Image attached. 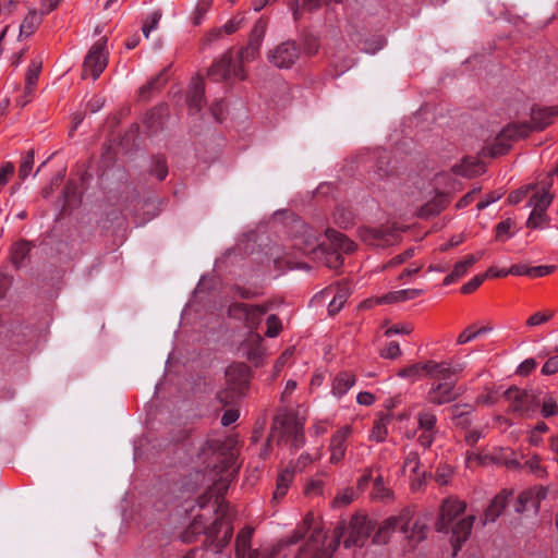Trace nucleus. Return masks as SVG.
<instances>
[{
	"mask_svg": "<svg viewBox=\"0 0 558 558\" xmlns=\"http://www.w3.org/2000/svg\"><path fill=\"white\" fill-rule=\"evenodd\" d=\"M547 496V489L544 486H534L522 492L518 497L517 511L523 512L532 509L535 513L539 510L541 501Z\"/></svg>",
	"mask_w": 558,
	"mask_h": 558,
	"instance_id": "obj_21",
	"label": "nucleus"
},
{
	"mask_svg": "<svg viewBox=\"0 0 558 558\" xmlns=\"http://www.w3.org/2000/svg\"><path fill=\"white\" fill-rule=\"evenodd\" d=\"M213 5V0H198L196 7L192 13V23L193 25H199L206 13L210 10Z\"/></svg>",
	"mask_w": 558,
	"mask_h": 558,
	"instance_id": "obj_46",
	"label": "nucleus"
},
{
	"mask_svg": "<svg viewBox=\"0 0 558 558\" xmlns=\"http://www.w3.org/2000/svg\"><path fill=\"white\" fill-rule=\"evenodd\" d=\"M397 375L401 378H405L412 381H415L423 377L420 371L418 363H413L399 369Z\"/></svg>",
	"mask_w": 558,
	"mask_h": 558,
	"instance_id": "obj_52",
	"label": "nucleus"
},
{
	"mask_svg": "<svg viewBox=\"0 0 558 558\" xmlns=\"http://www.w3.org/2000/svg\"><path fill=\"white\" fill-rule=\"evenodd\" d=\"M34 166V151L29 150L24 156L20 168H19V177L21 180H24L28 177Z\"/></svg>",
	"mask_w": 558,
	"mask_h": 558,
	"instance_id": "obj_53",
	"label": "nucleus"
},
{
	"mask_svg": "<svg viewBox=\"0 0 558 558\" xmlns=\"http://www.w3.org/2000/svg\"><path fill=\"white\" fill-rule=\"evenodd\" d=\"M333 222L340 228L347 229L353 226L354 215L347 207L338 206L332 214Z\"/></svg>",
	"mask_w": 558,
	"mask_h": 558,
	"instance_id": "obj_42",
	"label": "nucleus"
},
{
	"mask_svg": "<svg viewBox=\"0 0 558 558\" xmlns=\"http://www.w3.org/2000/svg\"><path fill=\"white\" fill-rule=\"evenodd\" d=\"M462 371L461 365L452 366L449 362H436L434 361L433 377L440 378L444 381L448 380L451 376L457 375Z\"/></svg>",
	"mask_w": 558,
	"mask_h": 558,
	"instance_id": "obj_37",
	"label": "nucleus"
},
{
	"mask_svg": "<svg viewBox=\"0 0 558 558\" xmlns=\"http://www.w3.org/2000/svg\"><path fill=\"white\" fill-rule=\"evenodd\" d=\"M292 247L302 255L313 254L314 257L317 251L322 247L318 243V233L313 228L303 226L300 234L293 238Z\"/></svg>",
	"mask_w": 558,
	"mask_h": 558,
	"instance_id": "obj_18",
	"label": "nucleus"
},
{
	"mask_svg": "<svg viewBox=\"0 0 558 558\" xmlns=\"http://www.w3.org/2000/svg\"><path fill=\"white\" fill-rule=\"evenodd\" d=\"M293 480H294V470L289 469V468L283 469L278 474L276 489L274 492L272 498L275 500L282 499L287 495L288 489H289L290 485L292 484Z\"/></svg>",
	"mask_w": 558,
	"mask_h": 558,
	"instance_id": "obj_33",
	"label": "nucleus"
},
{
	"mask_svg": "<svg viewBox=\"0 0 558 558\" xmlns=\"http://www.w3.org/2000/svg\"><path fill=\"white\" fill-rule=\"evenodd\" d=\"M359 236L367 245L385 247L390 244L393 234L388 228L362 227L359 229Z\"/></svg>",
	"mask_w": 558,
	"mask_h": 558,
	"instance_id": "obj_22",
	"label": "nucleus"
},
{
	"mask_svg": "<svg viewBox=\"0 0 558 558\" xmlns=\"http://www.w3.org/2000/svg\"><path fill=\"white\" fill-rule=\"evenodd\" d=\"M471 267H472V265H469L466 257H464L462 260L456 263L452 271L445 277L444 284L449 286L452 282H454L457 279L463 277Z\"/></svg>",
	"mask_w": 558,
	"mask_h": 558,
	"instance_id": "obj_44",
	"label": "nucleus"
},
{
	"mask_svg": "<svg viewBox=\"0 0 558 558\" xmlns=\"http://www.w3.org/2000/svg\"><path fill=\"white\" fill-rule=\"evenodd\" d=\"M354 374L343 371L340 372L332 381V393L340 398L345 395L355 384Z\"/></svg>",
	"mask_w": 558,
	"mask_h": 558,
	"instance_id": "obj_28",
	"label": "nucleus"
},
{
	"mask_svg": "<svg viewBox=\"0 0 558 558\" xmlns=\"http://www.w3.org/2000/svg\"><path fill=\"white\" fill-rule=\"evenodd\" d=\"M343 532L344 527L339 524L335 527L332 537L328 538L320 529H315L300 549L298 558H332Z\"/></svg>",
	"mask_w": 558,
	"mask_h": 558,
	"instance_id": "obj_4",
	"label": "nucleus"
},
{
	"mask_svg": "<svg viewBox=\"0 0 558 558\" xmlns=\"http://www.w3.org/2000/svg\"><path fill=\"white\" fill-rule=\"evenodd\" d=\"M250 368L243 363L230 365L226 369L227 387L217 392V400L222 405H230L240 399L248 388Z\"/></svg>",
	"mask_w": 558,
	"mask_h": 558,
	"instance_id": "obj_2",
	"label": "nucleus"
},
{
	"mask_svg": "<svg viewBox=\"0 0 558 558\" xmlns=\"http://www.w3.org/2000/svg\"><path fill=\"white\" fill-rule=\"evenodd\" d=\"M413 331V326L411 324H398L389 327L385 335L390 337L393 335H410Z\"/></svg>",
	"mask_w": 558,
	"mask_h": 558,
	"instance_id": "obj_62",
	"label": "nucleus"
},
{
	"mask_svg": "<svg viewBox=\"0 0 558 558\" xmlns=\"http://www.w3.org/2000/svg\"><path fill=\"white\" fill-rule=\"evenodd\" d=\"M274 425L278 427L277 433L286 442H290L293 449L304 445V425L292 414H284L277 417Z\"/></svg>",
	"mask_w": 558,
	"mask_h": 558,
	"instance_id": "obj_9",
	"label": "nucleus"
},
{
	"mask_svg": "<svg viewBox=\"0 0 558 558\" xmlns=\"http://www.w3.org/2000/svg\"><path fill=\"white\" fill-rule=\"evenodd\" d=\"M553 195L548 190H542L536 192L529 201V206L536 210L537 213H545L546 209L550 206L553 202Z\"/></svg>",
	"mask_w": 558,
	"mask_h": 558,
	"instance_id": "obj_38",
	"label": "nucleus"
},
{
	"mask_svg": "<svg viewBox=\"0 0 558 558\" xmlns=\"http://www.w3.org/2000/svg\"><path fill=\"white\" fill-rule=\"evenodd\" d=\"M232 51H226L213 65L208 69L207 75L215 82L228 81L232 77L244 80V71L241 65H231Z\"/></svg>",
	"mask_w": 558,
	"mask_h": 558,
	"instance_id": "obj_11",
	"label": "nucleus"
},
{
	"mask_svg": "<svg viewBox=\"0 0 558 558\" xmlns=\"http://www.w3.org/2000/svg\"><path fill=\"white\" fill-rule=\"evenodd\" d=\"M107 39L104 37L95 43L89 49L83 62L82 77L90 76L93 80L99 77L108 64V52L106 51Z\"/></svg>",
	"mask_w": 558,
	"mask_h": 558,
	"instance_id": "obj_8",
	"label": "nucleus"
},
{
	"mask_svg": "<svg viewBox=\"0 0 558 558\" xmlns=\"http://www.w3.org/2000/svg\"><path fill=\"white\" fill-rule=\"evenodd\" d=\"M243 354L255 365L262 363L264 357L263 338L257 332H251L242 343Z\"/></svg>",
	"mask_w": 558,
	"mask_h": 558,
	"instance_id": "obj_23",
	"label": "nucleus"
},
{
	"mask_svg": "<svg viewBox=\"0 0 558 558\" xmlns=\"http://www.w3.org/2000/svg\"><path fill=\"white\" fill-rule=\"evenodd\" d=\"M492 328L489 327L476 328L475 326H469L458 336L457 342L459 344L468 343L475 339L476 337H478L480 335L488 332Z\"/></svg>",
	"mask_w": 558,
	"mask_h": 558,
	"instance_id": "obj_45",
	"label": "nucleus"
},
{
	"mask_svg": "<svg viewBox=\"0 0 558 558\" xmlns=\"http://www.w3.org/2000/svg\"><path fill=\"white\" fill-rule=\"evenodd\" d=\"M449 204V199L446 195L440 194L434 197L432 201L423 205L420 209L421 218H429L440 214Z\"/></svg>",
	"mask_w": 558,
	"mask_h": 558,
	"instance_id": "obj_32",
	"label": "nucleus"
},
{
	"mask_svg": "<svg viewBox=\"0 0 558 558\" xmlns=\"http://www.w3.org/2000/svg\"><path fill=\"white\" fill-rule=\"evenodd\" d=\"M388 434L387 423L385 420H376L369 433V439L376 442H381L386 439Z\"/></svg>",
	"mask_w": 558,
	"mask_h": 558,
	"instance_id": "obj_47",
	"label": "nucleus"
},
{
	"mask_svg": "<svg viewBox=\"0 0 558 558\" xmlns=\"http://www.w3.org/2000/svg\"><path fill=\"white\" fill-rule=\"evenodd\" d=\"M551 317H553V313H550V312H548V313L537 312L527 318L526 325L529 327H535V326H538L541 324L548 322Z\"/></svg>",
	"mask_w": 558,
	"mask_h": 558,
	"instance_id": "obj_61",
	"label": "nucleus"
},
{
	"mask_svg": "<svg viewBox=\"0 0 558 558\" xmlns=\"http://www.w3.org/2000/svg\"><path fill=\"white\" fill-rule=\"evenodd\" d=\"M327 476L326 472H319L308 478L304 485L303 493L308 498L324 496Z\"/></svg>",
	"mask_w": 558,
	"mask_h": 558,
	"instance_id": "obj_26",
	"label": "nucleus"
},
{
	"mask_svg": "<svg viewBox=\"0 0 558 558\" xmlns=\"http://www.w3.org/2000/svg\"><path fill=\"white\" fill-rule=\"evenodd\" d=\"M533 474L537 478H543L547 475L546 469L542 464V459L537 454H533L529 459L521 463V468Z\"/></svg>",
	"mask_w": 558,
	"mask_h": 558,
	"instance_id": "obj_39",
	"label": "nucleus"
},
{
	"mask_svg": "<svg viewBox=\"0 0 558 558\" xmlns=\"http://www.w3.org/2000/svg\"><path fill=\"white\" fill-rule=\"evenodd\" d=\"M326 236L330 241L331 248L322 245L314 259L330 269H338L343 264L342 253L349 254L354 252L356 245L347 235L333 229H327Z\"/></svg>",
	"mask_w": 558,
	"mask_h": 558,
	"instance_id": "obj_3",
	"label": "nucleus"
},
{
	"mask_svg": "<svg viewBox=\"0 0 558 558\" xmlns=\"http://www.w3.org/2000/svg\"><path fill=\"white\" fill-rule=\"evenodd\" d=\"M458 398L456 383L446 380L433 383L426 393V401L433 405H444Z\"/></svg>",
	"mask_w": 558,
	"mask_h": 558,
	"instance_id": "obj_15",
	"label": "nucleus"
},
{
	"mask_svg": "<svg viewBox=\"0 0 558 558\" xmlns=\"http://www.w3.org/2000/svg\"><path fill=\"white\" fill-rule=\"evenodd\" d=\"M242 19L233 17L229 20L221 28H215L207 34V40H216L221 37L222 32L230 35L235 33L241 26Z\"/></svg>",
	"mask_w": 558,
	"mask_h": 558,
	"instance_id": "obj_41",
	"label": "nucleus"
},
{
	"mask_svg": "<svg viewBox=\"0 0 558 558\" xmlns=\"http://www.w3.org/2000/svg\"><path fill=\"white\" fill-rule=\"evenodd\" d=\"M352 435V427L343 425L339 427L330 437L328 451L330 453L329 462L339 464L345 458L348 449V439Z\"/></svg>",
	"mask_w": 558,
	"mask_h": 558,
	"instance_id": "obj_14",
	"label": "nucleus"
},
{
	"mask_svg": "<svg viewBox=\"0 0 558 558\" xmlns=\"http://www.w3.org/2000/svg\"><path fill=\"white\" fill-rule=\"evenodd\" d=\"M450 411L456 425L463 427L470 425L469 414L472 412V407L456 404Z\"/></svg>",
	"mask_w": 558,
	"mask_h": 558,
	"instance_id": "obj_43",
	"label": "nucleus"
},
{
	"mask_svg": "<svg viewBox=\"0 0 558 558\" xmlns=\"http://www.w3.org/2000/svg\"><path fill=\"white\" fill-rule=\"evenodd\" d=\"M372 495L377 499H385L389 497V489L385 487L381 476L375 478Z\"/></svg>",
	"mask_w": 558,
	"mask_h": 558,
	"instance_id": "obj_60",
	"label": "nucleus"
},
{
	"mask_svg": "<svg viewBox=\"0 0 558 558\" xmlns=\"http://www.w3.org/2000/svg\"><path fill=\"white\" fill-rule=\"evenodd\" d=\"M31 252V243L26 240H21L12 246L11 259L15 267L20 268L24 265Z\"/></svg>",
	"mask_w": 558,
	"mask_h": 558,
	"instance_id": "obj_35",
	"label": "nucleus"
},
{
	"mask_svg": "<svg viewBox=\"0 0 558 558\" xmlns=\"http://www.w3.org/2000/svg\"><path fill=\"white\" fill-rule=\"evenodd\" d=\"M558 373V353L549 356L542 367L543 375H554Z\"/></svg>",
	"mask_w": 558,
	"mask_h": 558,
	"instance_id": "obj_63",
	"label": "nucleus"
},
{
	"mask_svg": "<svg viewBox=\"0 0 558 558\" xmlns=\"http://www.w3.org/2000/svg\"><path fill=\"white\" fill-rule=\"evenodd\" d=\"M409 470L415 480H421L424 476V471H421V460L416 451H410L403 462V471Z\"/></svg>",
	"mask_w": 558,
	"mask_h": 558,
	"instance_id": "obj_40",
	"label": "nucleus"
},
{
	"mask_svg": "<svg viewBox=\"0 0 558 558\" xmlns=\"http://www.w3.org/2000/svg\"><path fill=\"white\" fill-rule=\"evenodd\" d=\"M423 293V290L420 289H403L398 291H392L389 293H386L385 295L380 296L378 299V303H398V302H404L409 300H413L421 295Z\"/></svg>",
	"mask_w": 558,
	"mask_h": 558,
	"instance_id": "obj_30",
	"label": "nucleus"
},
{
	"mask_svg": "<svg viewBox=\"0 0 558 558\" xmlns=\"http://www.w3.org/2000/svg\"><path fill=\"white\" fill-rule=\"evenodd\" d=\"M508 495L505 493H500L494 497L490 501L489 506L486 508L484 512V524L488 522H495L497 518L501 514L507 505Z\"/></svg>",
	"mask_w": 558,
	"mask_h": 558,
	"instance_id": "obj_29",
	"label": "nucleus"
},
{
	"mask_svg": "<svg viewBox=\"0 0 558 558\" xmlns=\"http://www.w3.org/2000/svg\"><path fill=\"white\" fill-rule=\"evenodd\" d=\"M253 527L246 525L240 530L235 538V557L243 555L252 549Z\"/></svg>",
	"mask_w": 558,
	"mask_h": 558,
	"instance_id": "obj_34",
	"label": "nucleus"
},
{
	"mask_svg": "<svg viewBox=\"0 0 558 558\" xmlns=\"http://www.w3.org/2000/svg\"><path fill=\"white\" fill-rule=\"evenodd\" d=\"M474 520V515H469L466 518L461 519L453 525L451 542L454 551L460 549L462 543H464L469 538L473 527Z\"/></svg>",
	"mask_w": 558,
	"mask_h": 558,
	"instance_id": "obj_24",
	"label": "nucleus"
},
{
	"mask_svg": "<svg viewBox=\"0 0 558 558\" xmlns=\"http://www.w3.org/2000/svg\"><path fill=\"white\" fill-rule=\"evenodd\" d=\"M354 499V492L352 488L347 487L340 490L331 501L332 508H340L350 505Z\"/></svg>",
	"mask_w": 558,
	"mask_h": 558,
	"instance_id": "obj_49",
	"label": "nucleus"
},
{
	"mask_svg": "<svg viewBox=\"0 0 558 558\" xmlns=\"http://www.w3.org/2000/svg\"><path fill=\"white\" fill-rule=\"evenodd\" d=\"M547 220L545 213H537L536 210L531 211L530 217L526 221V227L530 229H537L542 227L543 222Z\"/></svg>",
	"mask_w": 558,
	"mask_h": 558,
	"instance_id": "obj_59",
	"label": "nucleus"
},
{
	"mask_svg": "<svg viewBox=\"0 0 558 558\" xmlns=\"http://www.w3.org/2000/svg\"><path fill=\"white\" fill-rule=\"evenodd\" d=\"M437 422V415L432 409L423 408L416 414V441L425 450L430 449L439 434Z\"/></svg>",
	"mask_w": 558,
	"mask_h": 558,
	"instance_id": "obj_6",
	"label": "nucleus"
},
{
	"mask_svg": "<svg viewBox=\"0 0 558 558\" xmlns=\"http://www.w3.org/2000/svg\"><path fill=\"white\" fill-rule=\"evenodd\" d=\"M373 526L365 515H353L348 527V536L344 538V547L362 546L368 538Z\"/></svg>",
	"mask_w": 558,
	"mask_h": 558,
	"instance_id": "obj_13",
	"label": "nucleus"
},
{
	"mask_svg": "<svg viewBox=\"0 0 558 558\" xmlns=\"http://www.w3.org/2000/svg\"><path fill=\"white\" fill-rule=\"evenodd\" d=\"M409 519L407 515L390 517L379 526L373 537V542L376 544H386L391 533L396 531L407 533Z\"/></svg>",
	"mask_w": 558,
	"mask_h": 558,
	"instance_id": "obj_20",
	"label": "nucleus"
},
{
	"mask_svg": "<svg viewBox=\"0 0 558 558\" xmlns=\"http://www.w3.org/2000/svg\"><path fill=\"white\" fill-rule=\"evenodd\" d=\"M509 409L520 416H531L539 407L538 396L534 390L510 387L505 391Z\"/></svg>",
	"mask_w": 558,
	"mask_h": 558,
	"instance_id": "obj_5",
	"label": "nucleus"
},
{
	"mask_svg": "<svg viewBox=\"0 0 558 558\" xmlns=\"http://www.w3.org/2000/svg\"><path fill=\"white\" fill-rule=\"evenodd\" d=\"M541 404V413L544 417H551L558 414V403L556 399L551 396H545L539 401Z\"/></svg>",
	"mask_w": 558,
	"mask_h": 558,
	"instance_id": "obj_48",
	"label": "nucleus"
},
{
	"mask_svg": "<svg viewBox=\"0 0 558 558\" xmlns=\"http://www.w3.org/2000/svg\"><path fill=\"white\" fill-rule=\"evenodd\" d=\"M189 109L198 113L205 104V85L203 80H197L187 95Z\"/></svg>",
	"mask_w": 558,
	"mask_h": 558,
	"instance_id": "obj_27",
	"label": "nucleus"
},
{
	"mask_svg": "<svg viewBox=\"0 0 558 558\" xmlns=\"http://www.w3.org/2000/svg\"><path fill=\"white\" fill-rule=\"evenodd\" d=\"M266 29L267 22L263 19H258L250 33L246 46L239 52L241 62L253 61L259 56V49L264 40Z\"/></svg>",
	"mask_w": 558,
	"mask_h": 558,
	"instance_id": "obj_12",
	"label": "nucleus"
},
{
	"mask_svg": "<svg viewBox=\"0 0 558 558\" xmlns=\"http://www.w3.org/2000/svg\"><path fill=\"white\" fill-rule=\"evenodd\" d=\"M161 19V13L159 11H155L150 14V16L143 24V34L146 38L149 37L151 31L156 29L159 21Z\"/></svg>",
	"mask_w": 558,
	"mask_h": 558,
	"instance_id": "obj_55",
	"label": "nucleus"
},
{
	"mask_svg": "<svg viewBox=\"0 0 558 558\" xmlns=\"http://www.w3.org/2000/svg\"><path fill=\"white\" fill-rule=\"evenodd\" d=\"M484 280H485L484 274L473 277L470 281H468L466 283H464L461 287V293L470 294V293L474 292L477 288H480L482 286Z\"/></svg>",
	"mask_w": 558,
	"mask_h": 558,
	"instance_id": "obj_58",
	"label": "nucleus"
},
{
	"mask_svg": "<svg viewBox=\"0 0 558 558\" xmlns=\"http://www.w3.org/2000/svg\"><path fill=\"white\" fill-rule=\"evenodd\" d=\"M41 69L43 61L40 58L31 61L25 73L24 93L15 99L16 106L23 108L32 100Z\"/></svg>",
	"mask_w": 558,
	"mask_h": 558,
	"instance_id": "obj_17",
	"label": "nucleus"
},
{
	"mask_svg": "<svg viewBox=\"0 0 558 558\" xmlns=\"http://www.w3.org/2000/svg\"><path fill=\"white\" fill-rule=\"evenodd\" d=\"M556 269L555 266H534L530 267L529 277L531 278H542L550 275Z\"/></svg>",
	"mask_w": 558,
	"mask_h": 558,
	"instance_id": "obj_64",
	"label": "nucleus"
},
{
	"mask_svg": "<svg viewBox=\"0 0 558 558\" xmlns=\"http://www.w3.org/2000/svg\"><path fill=\"white\" fill-rule=\"evenodd\" d=\"M228 508L229 505L225 500H217V518L214 523L206 527L203 517H195L182 534V541L184 543H192L197 535L204 533L207 539L210 541L215 551H221L229 544L233 534L231 519L228 517Z\"/></svg>",
	"mask_w": 558,
	"mask_h": 558,
	"instance_id": "obj_1",
	"label": "nucleus"
},
{
	"mask_svg": "<svg viewBox=\"0 0 558 558\" xmlns=\"http://www.w3.org/2000/svg\"><path fill=\"white\" fill-rule=\"evenodd\" d=\"M266 332L265 336L268 338H275L279 336L282 330V324L280 318L277 315H269L266 319Z\"/></svg>",
	"mask_w": 558,
	"mask_h": 558,
	"instance_id": "obj_50",
	"label": "nucleus"
},
{
	"mask_svg": "<svg viewBox=\"0 0 558 558\" xmlns=\"http://www.w3.org/2000/svg\"><path fill=\"white\" fill-rule=\"evenodd\" d=\"M466 505L464 501L454 498L446 499L440 507V515L436 522V530L444 532L448 529L451 521L464 512Z\"/></svg>",
	"mask_w": 558,
	"mask_h": 558,
	"instance_id": "obj_19",
	"label": "nucleus"
},
{
	"mask_svg": "<svg viewBox=\"0 0 558 558\" xmlns=\"http://www.w3.org/2000/svg\"><path fill=\"white\" fill-rule=\"evenodd\" d=\"M150 173L155 175L159 181H162L168 175V167L163 157H156L153 161Z\"/></svg>",
	"mask_w": 558,
	"mask_h": 558,
	"instance_id": "obj_51",
	"label": "nucleus"
},
{
	"mask_svg": "<svg viewBox=\"0 0 558 558\" xmlns=\"http://www.w3.org/2000/svg\"><path fill=\"white\" fill-rule=\"evenodd\" d=\"M493 460L496 463L502 464L508 469L519 470L521 461L517 452L509 448H500L493 454Z\"/></svg>",
	"mask_w": 558,
	"mask_h": 558,
	"instance_id": "obj_31",
	"label": "nucleus"
},
{
	"mask_svg": "<svg viewBox=\"0 0 558 558\" xmlns=\"http://www.w3.org/2000/svg\"><path fill=\"white\" fill-rule=\"evenodd\" d=\"M556 116H558V108L555 107L533 109L531 113L532 125H527L531 128V131H542L551 123L553 118Z\"/></svg>",
	"mask_w": 558,
	"mask_h": 558,
	"instance_id": "obj_25",
	"label": "nucleus"
},
{
	"mask_svg": "<svg viewBox=\"0 0 558 558\" xmlns=\"http://www.w3.org/2000/svg\"><path fill=\"white\" fill-rule=\"evenodd\" d=\"M300 52L293 41H286L268 52V60L279 69L291 68L299 59Z\"/></svg>",
	"mask_w": 558,
	"mask_h": 558,
	"instance_id": "obj_16",
	"label": "nucleus"
},
{
	"mask_svg": "<svg viewBox=\"0 0 558 558\" xmlns=\"http://www.w3.org/2000/svg\"><path fill=\"white\" fill-rule=\"evenodd\" d=\"M347 295H348L347 291H340L332 298V300L330 301V303L328 305V311L330 314H336L337 312L340 311V308L343 306V304L347 301Z\"/></svg>",
	"mask_w": 558,
	"mask_h": 558,
	"instance_id": "obj_57",
	"label": "nucleus"
},
{
	"mask_svg": "<svg viewBox=\"0 0 558 558\" xmlns=\"http://www.w3.org/2000/svg\"><path fill=\"white\" fill-rule=\"evenodd\" d=\"M41 15L36 10L29 11L20 26V36L33 35L41 23Z\"/></svg>",
	"mask_w": 558,
	"mask_h": 558,
	"instance_id": "obj_36",
	"label": "nucleus"
},
{
	"mask_svg": "<svg viewBox=\"0 0 558 558\" xmlns=\"http://www.w3.org/2000/svg\"><path fill=\"white\" fill-rule=\"evenodd\" d=\"M531 128L527 123H510L496 136L495 142L487 148V155L492 157L505 155L511 147V142L527 136Z\"/></svg>",
	"mask_w": 558,
	"mask_h": 558,
	"instance_id": "obj_7",
	"label": "nucleus"
},
{
	"mask_svg": "<svg viewBox=\"0 0 558 558\" xmlns=\"http://www.w3.org/2000/svg\"><path fill=\"white\" fill-rule=\"evenodd\" d=\"M271 304L252 305L246 303L235 302L228 308V315L236 319H243L245 326L251 330L258 327L262 317L270 310Z\"/></svg>",
	"mask_w": 558,
	"mask_h": 558,
	"instance_id": "obj_10",
	"label": "nucleus"
},
{
	"mask_svg": "<svg viewBox=\"0 0 558 558\" xmlns=\"http://www.w3.org/2000/svg\"><path fill=\"white\" fill-rule=\"evenodd\" d=\"M231 438L226 439V441H221L219 439H207L202 448V454H206L207 452L215 453L221 451L227 444H230Z\"/></svg>",
	"mask_w": 558,
	"mask_h": 558,
	"instance_id": "obj_54",
	"label": "nucleus"
},
{
	"mask_svg": "<svg viewBox=\"0 0 558 558\" xmlns=\"http://www.w3.org/2000/svg\"><path fill=\"white\" fill-rule=\"evenodd\" d=\"M401 349L398 342L391 341L380 350V356L384 359H397L401 355Z\"/></svg>",
	"mask_w": 558,
	"mask_h": 558,
	"instance_id": "obj_56",
	"label": "nucleus"
}]
</instances>
